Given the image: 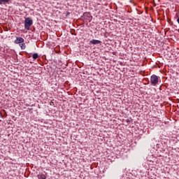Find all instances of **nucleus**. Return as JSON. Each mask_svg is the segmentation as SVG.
<instances>
[{"label": "nucleus", "mask_w": 179, "mask_h": 179, "mask_svg": "<svg viewBox=\"0 0 179 179\" xmlns=\"http://www.w3.org/2000/svg\"><path fill=\"white\" fill-rule=\"evenodd\" d=\"M37 178L38 179H47V174H43V173H41L39 175L37 176Z\"/></svg>", "instance_id": "39448f33"}, {"label": "nucleus", "mask_w": 179, "mask_h": 179, "mask_svg": "<svg viewBox=\"0 0 179 179\" xmlns=\"http://www.w3.org/2000/svg\"><path fill=\"white\" fill-rule=\"evenodd\" d=\"M20 47L21 48L22 50H25L26 44L24 43H22L20 44Z\"/></svg>", "instance_id": "423d86ee"}, {"label": "nucleus", "mask_w": 179, "mask_h": 179, "mask_svg": "<svg viewBox=\"0 0 179 179\" xmlns=\"http://www.w3.org/2000/svg\"><path fill=\"white\" fill-rule=\"evenodd\" d=\"M67 15H69V12H67Z\"/></svg>", "instance_id": "9b49d317"}, {"label": "nucleus", "mask_w": 179, "mask_h": 179, "mask_svg": "<svg viewBox=\"0 0 179 179\" xmlns=\"http://www.w3.org/2000/svg\"><path fill=\"white\" fill-rule=\"evenodd\" d=\"M2 120H0V122H1Z\"/></svg>", "instance_id": "f8f14e48"}, {"label": "nucleus", "mask_w": 179, "mask_h": 179, "mask_svg": "<svg viewBox=\"0 0 179 179\" xmlns=\"http://www.w3.org/2000/svg\"><path fill=\"white\" fill-rule=\"evenodd\" d=\"M159 80H160L159 76L152 75L150 77V83L152 85V86H157V85H159Z\"/></svg>", "instance_id": "f257e3e1"}, {"label": "nucleus", "mask_w": 179, "mask_h": 179, "mask_svg": "<svg viewBox=\"0 0 179 179\" xmlns=\"http://www.w3.org/2000/svg\"><path fill=\"white\" fill-rule=\"evenodd\" d=\"M0 114H1V117H3V116L2 115V113H0Z\"/></svg>", "instance_id": "9d476101"}, {"label": "nucleus", "mask_w": 179, "mask_h": 179, "mask_svg": "<svg viewBox=\"0 0 179 179\" xmlns=\"http://www.w3.org/2000/svg\"><path fill=\"white\" fill-rule=\"evenodd\" d=\"M10 0H0V5H2V3H8Z\"/></svg>", "instance_id": "0eeeda50"}, {"label": "nucleus", "mask_w": 179, "mask_h": 179, "mask_svg": "<svg viewBox=\"0 0 179 179\" xmlns=\"http://www.w3.org/2000/svg\"><path fill=\"white\" fill-rule=\"evenodd\" d=\"M177 22H178V23L179 24V17L177 19Z\"/></svg>", "instance_id": "1a4fd4ad"}, {"label": "nucleus", "mask_w": 179, "mask_h": 179, "mask_svg": "<svg viewBox=\"0 0 179 179\" xmlns=\"http://www.w3.org/2000/svg\"><path fill=\"white\" fill-rule=\"evenodd\" d=\"M31 24H33V20H31L30 17L25 18L24 29H26V30H30V27Z\"/></svg>", "instance_id": "f03ea898"}, {"label": "nucleus", "mask_w": 179, "mask_h": 179, "mask_svg": "<svg viewBox=\"0 0 179 179\" xmlns=\"http://www.w3.org/2000/svg\"><path fill=\"white\" fill-rule=\"evenodd\" d=\"M32 58L34 59H37V58H38V54L37 53H34L33 55H32Z\"/></svg>", "instance_id": "6e6552de"}, {"label": "nucleus", "mask_w": 179, "mask_h": 179, "mask_svg": "<svg viewBox=\"0 0 179 179\" xmlns=\"http://www.w3.org/2000/svg\"><path fill=\"white\" fill-rule=\"evenodd\" d=\"M15 44H22L24 43V39L22 37H17L16 39L14 41Z\"/></svg>", "instance_id": "7ed1b4c3"}, {"label": "nucleus", "mask_w": 179, "mask_h": 179, "mask_svg": "<svg viewBox=\"0 0 179 179\" xmlns=\"http://www.w3.org/2000/svg\"><path fill=\"white\" fill-rule=\"evenodd\" d=\"M90 43L91 44L96 45V44H101V41L96 39H92V41H90Z\"/></svg>", "instance_id": "20e7f679"}]
</instances>
